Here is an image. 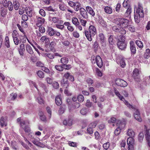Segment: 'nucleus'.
Returning a JSON list of instances; mask_svg holds the SVG:
<instances>
[{"mask_svg": "<svg viewBox=\"0 0 150 150\" xmlns=\"http://www.w3.org/2000/svg\"><path fill=\"white\" fill-rule=\"evenodd\" d=\"M12 37L13 38H14L18 36V34L16 30H14L13 31L12 34Z\"/></svg>", "mask_w": 150, "mask_h": 150, "instance_id": "obj_54", "label": "nucleus"}, {"mask_svg": "<svg viewBox=\"0 0 150 150\" xmlns=\"http://www.w3.org/2000/svg\"><path fill=\"white\" fill-rule=\"evenodd\" d=\"M77 99L79 102L81 103L84 101V98L82 95H79L77 97Z\"/></svg>", "mask_w": 150, "mask_h": 150, "instance_id": "obj_48", "label": "nucleus"}, {"mask_svg": "<svg viewBox=\"0 0 150 150\" xmlns=\"http://www.w3.org/2000/svg\"><path fill=\"white\" fill-rule=\"evenodd\" d=\"M36 100L40 104L42 105L44 104L45 102L44 100L40 95H39V96L38 97Z\"/></svg>", "mask_w": 150, "mask_h": 150, "instance_id": "obj_29", "label": "nucleus"}, {"mask_svg": "<svg viewBox=\"0 0 150 150\" xmlns=\"http://www.w3.org/2000/svg\"><path fill=\"white\" fill-rule=\"evenodd\" d=\"M13 39L14 42L16 45H18L19 43L21 42V41L18 39V37L13 38Z\"/></svg>", "mask_w": 150, "mask_h": 150, "instance_id": "obj_47", "label": "nucleus"}, {"mask_svg": "<svg viewBox=\"0 0 150 150\" xmlns=\"http://www.w3.org/2000/svg\"><path fill=\"white\" fill-rule=\"evenodd\" d=\"M115 83L117 86L124 87L127 85V83L126 81L120 79H117L115 81Z\"/></svg>", "mask_w": 150, "mask_h": 150, "instance_id": "obj_9", "label": "nucleus"}, {"mask_svg": "<svg viewBox=\"0 0 150 150\" xmlns=\"http://www.w3.org/2000/svg\"><path fill=\"white\" fill-rule=\"evenodd\" d=\"M61 85L66 88L69 86V83L67 79H63L61 81Z\"/></svg>", "mask_w": 150, "mask_h": 150, "instance_id": "obj_22", "label": "nucleus"}, {"mask_svg": "<svg viewBox=\"0 0 150 150\" xmlns=\"http://www.w3.org/2000/svg\"><path fill=\"white\" fill-rule=\"evenodd\" d=\"M136 13L139 18H143L144 16V10L142 4L138 3V8L136 10Z\"/></svg>", "mask_w": 150, "mask_h": 150, "instance_id": "obj_8", "label": "nucleus"}, {"mask_svg": "<svg viewBox=\"0 0 150 150\" xmlns=\"http://www.w3.org/2000/svg\"><path fill=\"white\" fill-rule=\"evenodd\" d=\"M46 80L48 83L51 84L52 83L53 79L52 78L47 77L46 79Z\"/></svg>", "mask_w": 150, "mask_h": 150, "instance_id": "obj_53", "label": "nucleus"}, {"mask_svg": "<svg viewBox=\"0 0 150 150\" xmlns=\"http://www.w3.org/2000/svg\"><path fill=\"white\" fill-rule=\"evenodd\" d=\"M126 28H127L128 30L130 31L133 32L135 31V30L133 26L129 24Z\"/></svg>", "mask_w": 150, "mask_h": 150, "instance_id": "obj_49", "label": "nucleus"}, {"mask_svg": "<svg viewBox=\"0 0 150 150\" xmlns=\"http://www.w3.org/2000/svg\"><path fill=\"white\" fill-rule=\"evenodd\" d=\"M144 137L143 134L142 133H140L139 134L138 137V139L140 142H141L143 140Z\"/></svg>", "mask_w": 150, "mask_h": 150, "instance_id": "obj_60", "label": "nucleus"}, {"mask_svg": "<svg viewBox=\"0 0 150 150\" xmlns=\"http://www.w3.org/2000/svg\"><path fill=\"white\" fill-rule=\"evenodd\" d=\"M96 126V124L94 122H92L90 124L87 128V133L90 134H92L93 132V129Z\"/></svg>", "mask_w": 150, "mask_h": 150, "instance_id": "obj_11", "label": "nucleus"}, {"mask_svg": "<svg viewBox=\"0 0 150 150\" xmlns=\"http://www.w3.org/2000/svg\"><path fill=\"white\" fill-rule=\"evenodd\" d=\"M4 43L6 47L7 48L10 47V42L8 37L7 36H6L5 38Z\"/></svg>", "mask_w": 150, "mask_h": 150, "instance_id": "obj_33", "label": "nucleus"}, {"mask_svg": "<svg viewBox=\"0 0 150 150\" xmlns=\"http://www.w3.org/2000/svg\"><path fill=\"white\" fill-rule=\"evenodd\" d=\"M113 31L116 32L120 33L121 34H125L126 33V31L123 28L119 27L118 26H114L112 27Z\"/></svg>", "mask_w": 150, "mask_h": 150, "instance_id": "obj_10", "label": "nucleus"}, {"mask_svg": "<svg viewBox=\"0 0 150 150\" xmlns=\"http://www.w3.org/2000/svg\"><path fill=\"white\" fill-rule=\"evenodd\" d=\"M133 76L136 81H138L139 79V70L137 69H135L133 71Z\"/></svg>", "mask_w": 150, "mask_h": 150, "instance_id": "obj_18", "label": "nucleus"}, {"mask_svg": "<svg viewBox=\"0 0 150 150\" xmlns=\"http://www.w3.org/2000/svg\"><path fill=\"white\" fill-rule=\"evenodd\" d=\"M100 39L101 42H104L105 41V38L103 34V33H100L98 35Z\"/></svg>", "mask_w": 150, "mask_h": 150, "instance_id": "obj_45", "label": "nucleus"}, {"mask_svg": "<svg viewBox=\"0 0 150 150\" xmlns=\"http://www.w3.org/2000/svg\"><path fill=\"white\" fill-rule=\"evenodd\" d=\"M7 9L4 8H1L0 9V11L1 15L2 17H5L7 13Z\"/></svg>", "mask_w": 150, "mask_h": 150, "instance_id": "obj_26", "label": "nucleus"}, {"mask_svg": "<svg viewBox=\"0 0 150 150\" xmlns=\"http://www.w3.org/2000/svg\"><path fill=\"white\" fill-rule=\"evenodd\" d=\"M68 59L66 57H63L60 60L63 66H65L68 62Z\"/></svg>", "mask_w": 150, "mask_h": 150, "instance_id": "obj_32", "label": "nucleus"}, {"mask_svg": "<svg viewBox=\"0 0 150 150\" xmlns=\"http://www.w3.org/2000/svg\"><path fill=\"white\" fill-rule=\"evenodd\" d=\"M25 48L27 52L30 54H33V52L31 46L28 44L25 46Z\"/></svg>", "mask_w": 150, "mask_h": 150, "instance_id": "obj_27", "label": "nucleus"}, {"mask_svg": "<svg viewBox=\"0 0 150 150\" xmlns=\"http://www.w3.org/2000/svg\"><path fill=\"white\" fill-rule=\"evenodd\" d=\"M55 43L54 42H52L50 45V50L53 52L56 51V50L54 47L55 46Z\"/></svg>", "mask_w": 150, "mask_h": 150, "instance_id": "obj_30", "label": "nucleus"}, {"mask_svg": "<svg viewBox=\"0 0 150 150\" xmlns=\"http://www.w3.org/2000/svg\"><path fill=\"white\" fill-rule=\"evenodd\" d=\"M117 40V45L118 47L121 50H125L126 48L127 43L125 42V38L122 35L118 36L116 38Z\"/></svg>", "mask_w": 150, "mask_h": 150, "instance_id": "obj_3", "label": "nucleus"}, {"mask_svg": "<svg viewBox=\"0 0 150 150\" xmlns=\"http://www.w3.org/2000/svg\"><path fill=\"white\" fill-rule=\"evenodd\" d=\"M37 74L38 76L40 78H43L44 77V74L41 71H38L37 72Z\"/></svg>", "mask_w": 150, "mask_h": 150, "instance_id": "obj_37", "label": "nucleus"}, {"mask_svg": "<svg viewBox=\"0 0 150 150\" xmlns=\"http://www.w3.org/2000/svg\"><path fill=\"white\" fill-rule=\"evenodd\" d=\"M135 42L136 45L140 48L141 49L143 47V45L142 42L141 41L136 40Z\"/></svg>", "mask_w": 150, "mask_h": 150, "instance_id": "obj_38", "label": "nucleus"}, {"mask_svg": "<svg viewBox=\"0 0 150 150\" xmlns=\"http://www.w3.org/2000/svg\"><path fill=\"white\" fill-rule=\"evenodd\" d=\"M44 56L46 58H48L50 59H54L56 57L58 56L60 57H62V56L58 53H46L43 54Z\"/></svg>", "mask_w": 150, "mask_h": 150, "instance_id": "obj_7", "label": "nucleus"}, {"mask_svg": "<svg viewBox=\"0 0 150 150\" xmlns=\"http://www.w3.org/2000/svg\"><path fill=\"white\" fill-rule=\"evenodd\" d=\"M86 11L92 17H94L95 15V12L93 8L90 6H87L86 8Z\"/></svg>", "mask_w": 150, "mask_h": 150, "instance_id": "obj_20", "label": "nucleus"}, {"mask_svg": "<svg viewBox=\"0 0 150 150\" xmlns=\"http://www.w3.org/2000/svg\"><path fill=\"white\" fill-rule=\"evenodd\" d=\"M80 13L82 17L84 19H87L88 18V13L86 9L83 8H81L79 10Z\"/></svg>", "mask_w": 150, "mask_h": 150, "instance_id": "obj_12", "label": "nucleus"}, {"mask_svg": "<svg viewBox=\"0 0 150 150\" xmlns=\"http://www.w3.org/2000/svg\"><path fill=\"white\" fill-rule=\"evenodd\" d=\"M84 33L87 40L91 41L92 40V37L96 33V29L94 26L91 25L89 28V31L85 30Z\"/></svg>", "mask_w": 150, "mask_h": 150, "instance_id": "obj_2", "label": "nucleus"}, {"mask_svg": "<svg viewBox=\"0 0 150 150\" xmlns=\"http://www.w3.org/2000/svg\"><path fill=\"white\" fill-rule=\"evenodd\" d=\"M59 18L57 17H53L52 18V21L54 23H57L59 22Z\"/></svg>", "mask_w": 150, "mask_h": 150, "instance_id": "obj_58", "label": "nucleus"}, {"mask_svg": "<svg viewBox=\"0 0 150 150\" xmlns=\"http://www.w3.org/2000/svg\"><path fill=\"white\" fill-rule=\"evenodd\" d=\"M108 42L110 45H112L115 43V41L113 40V36L112 35H109L108 38Z\"/></svg>", "mask_w": 150, "mask_h": 150, "instance_id": "obj_35", "label": "nucleus"}, {"mask_svg": "<svg viewBox=\"0 0 150 150\" xmlns=\"http://www.w3.org/2000/svg\"><path fill=\"white\" fill-rule=\"evenodd\" d=\"M64 77H65L66 79H69L71 81L73 82L74 81V76L71 75L69 72L66 73L64 75Z\"/></svg>", "mask_w": 150, "mask_h": 150, "instance_id": "obj_21", "label": "nucleus"}, {"mask_svg": "<svg viewBox=\"0 0 150 150\" xmlns=\"http://www.w3.org/2000/svg\"><path fill=\"white\" fill-rule=\"evenodd\" d=\"M25 11L26 15L31 18L32 16L33 9L32 8L30 7H26L25 8Z\"/></svg>", "mask_w": 150, "mask_h": 150, "instance_id": "obj_15", "label": "nucleus"}, {"mask_svg": "<svg viewBox=\"0 0 150 150\" xmlns=\"http://www.w3.org/2000/svg\"><path fill=\"white\" fill-rule=\"evenodd\" d=\"M121 129L120 127H118L115 131V135H118L121 132Z\"/></svg>", "mask_w": 150, "mask_h": 150, "instance_id": "obj_55", "label": "nucleus"}, {"mask_svg": "<svg viewBox=\"0 0 150 150\" xmlns=\"http://www.w3.org/2000/svg\"><path fill=\"white\" fill-rule=\"evenodd\" d=\"M129 44L130 45V49L132 54H134L136 52V49L134 42L133 41H131Z\"/></svg>", "mask_w": 150, "mask_h": 150, "instance_id": "obj_19", "label": "nucleus"}, {"mask_svg": "<svg viewBox=\"0 0 150 150\" xmlns=\"http://www.w3.org/2000/svg\"><path fill=\"white\" fill-rule=\"evenodd\" d=\"M68 4L76 11H78L80 10L81 8H82L81 4L78 2H74L70 1L68 2Z\"/></svg>", "mask_w": 150, "mask_h": 150, "instance_id": "obj_6", "label": "nucleus"}, {"mask_svg": "<svg viewBox=\"0 0 150 150\" xmlns=\"http://www.w3.org/2000/svg\"><path fill=\"white\" fill-rule=\"evenodd\" d=\"M29 123L27 121H23L20 122L21 128L24 129L27 134L31 132L30 127L28 125Z\"/></svg>", "mask_w": 150, "mask_h": 150, "instance_id": "obj_5", "label": "nucleus"}, {"mask_svg": "<svg viewBox=\"0 0 150 150\" xmlns=\"http://www.w3.org/2000/svg\"><path fill=\"white\" fill-rule=\"evenodd\" d=\"M61 96H58L55 98V103L58 106H60L62 103Z\"/></svg>", "mask_w": 150, "mask_h": 150, "instance_id": "obj_25", "label": "nucleus"}, {"mask_svg": "<svg viewBox=\"0 0 150 150\" xmlns=\"http://www.w3.org/2000/svg\"><path fill=\"white\" fill-rule=\"evenodd\" d=\"M81 113L83 115H85L87 113V111L86 108H82L80 110Z\"/></svg>", "mask_w": 150, "mask_h": 150, "instance_id": "obj_64", "label": "nucleus"}, {"mask_svg": "<svg viewBox=\"0 0 150 150\" xmlns=\"http://www.w3.org/2000/svg\"><path fill=\"white\" fill-rule=\"evenodd\" d=\"M104 10L106 13L108 14H110L112 12V8L109 6L105 7L104 8Z\"/></svg>", "mask_w": 150, "mask_h": 150, "instance_id": "obj_36", "label": "nucleus"}, {"mask_svg": "<svg viewBox=\"0 0 150 150\" xmlns=\"http://www.w3.org/2000/svg\"><path fill=\"white\" fill-rule=\"evenodd\" d=\"M8 1L7 0H0V3L1 4H2L3 6L6 8L7 7V4Z\"/></svg>", "mask_w": 150, "mask_h": 150, "instance_id": "obj_50", "label": "nucleus"}, {"mask_svg": "<svg viewBox=\"0 0 150 150\" xmlns=\"http://www.w3.org/2000/svg\"><path fill=\"white\" fill-rule=\"evenodd\" d=\"M39 13L42 16H45V11L43 9H40L39 11Z\"/></svg>", "mask_w": 150, "mask_h": 150, "instance_id": "obj_62", "label": "nucleus"}, {"mask_svg": "<svg viewBox=\"0 0 150 150\" xmlns=\"http://www.w3.org/2000/svg\"><path fill=\"white\" fill-rule=\"evenodd\" d=\"M47 33L50 36H52L55 35V31L51 27L48 28Z\"/></svg>", "mask_w": 150, "mask_h": 150, "instance_id": "obj_24", "label": "nucleus"}, {"mask_svg": "<svg viewBox=\"0 0 150 150\" xmlns=\"http://www.w3.org/2000/svg\"><path fill=\"white\" fill-rule=\"evenodd\" d=\"M97 65L99 68L103 66V63L101 58L99 56H97L95 58Z\"/></svg>", "mask_w": 150, "mask_h": 150, "instance_id": "obj_17", "label": "nucleus"}, {"mask_svg": "<svg viewBox=\"0 0 150 150\" xmlns=\"http://www.w3.org/2000/svg\"><path fill=\"white\" fill-rule=\"evenodd\" d=\"M37 19V21L36 23V25L38 27L41 26L42 24H43L45 21V20L43 18L36 16Z\"/></svg>", "mask_w": 150, "mask_h": 150, "instance_id": "obj_16", "label": "nucleus"}, {"mask_svg": "<svg viewBox=\"0 0 150 150\" xmlns=\"http://www.w3.org/2000/svg\"><path fill=\"white\" fill-rule=\"evenodd\" d=\"M127 134L130 137H133L134 136V133L132 129H129L127 132Z\"/></svg>", "mask_w": 150, "mask_h": 150, "instance_id": "obj_42", "label": "nucleus"}, {"mask_svg": "<svg viewBox=\"0 0 150 150\" xmlns=\"http://www.w3.org/2000/svg\"><path fill=\"white\" fill-rule=\"evenodd\" d=\"M55 69L59 71H62L63 70L64 66L62 64L61 65H56L55 67Z\"/></svg>", "mask_w": 150, "mask_h": 150, "instance_id": "obj_40", "label": "nucleus"}, {"mask_svg": "<svg viewBox=\"0 0 150 150\" xmlns=\"http://www.w3.org/2000/svg\"><path fill=\"white\" fill-rule=\"evenodd\" d=\"M131 8L130 6H129L126 10L125 14L127 16H128L131 14Z\"/></svg>", "mask_w": 150, "mask_h": 150, "instance_id": "obj_63", "label": "nucleus"}, {"mask_svg": "<svg viewBox=\"0 0 150 150\" xmlns=\"http://www.w3.org/2000/svg\"><path fill=\"white\" fill-rule=\"evenodd\" d=\"M117 21L118 22V25L124 29L126 28L129 24V20L125 18H118Z\"/></svg>", "mask_w": 150, "mask_h": 150, "instance_id": "obj_4", "label": "nucleus"}, {"mask_svg": "<svg viewBox=\"0 0 150 150\" xmlns=\"http://www.w3.org/2000/svg\"><path fill=\"white\" fill-rule=\"evenodd\" d=\"M120 64L121 66L122 67H124L126 65V64L125 62V60L124 59L122 58L120 59Z\"/></svg>", "mask_w": 150, "mask_h": 150, "instance_id": "obj_46", "label": "nucleus"}, {"mask_svg": "<svg viewBox=\"0 0 150 150\" xmlns=\"http://www.w3.org/2000/svg\"><path fill=\"white\" fill-rule=\"evenodd\" d=\"M114 91L115 94L121 100L124 101L125 103V100H125L123 97L121 95L118 91L116 88L114 89Z\"/></svg>", "mask_w": 150, "mask_h": 150, "instance_id": "obj_23", "label": "nucleus"}, {"mask_svg": "<svg viewBox=\"0 0 150 150\" xmlns=\"http://www.w3.org/2000/svg\"><path fill=\"white\" fill-rule=\"evenodd\" d=\"M73 23L76 26L79 24V23L78 21V19L77 18L75 17L73 18L72 20Z\"/></svg>", "mask_w": 150, "mask_h": 150, "instance_id": "obj_44", "label": "nucleus"}, {"mask_svg": "<svg viewBox=\"0 0 150 150\" xmlns=\"http://www.w3.org/2000/svg\"><path fill=\"white\" fill-rule=\"evenodd\" d=\"M72 118L69 117L68 118H67L63 121V123L65 125L70 126L72 125Z\"/></svg>", "mask_w": 150, "mask_h": 150, "instance_id": "obj_13", "label": "nucleus"}, {"mask_svg": "<svg viewBox=\"0 0 150 150\" xmlns=\"http://www.w3.org/2000/svg\"><path fill=\"white\" fill-rule=\"evenodd\" d=\"M134 143V139L132 138V137H129L127 139V143L129 145V146L133 145Z\"/></svg>", "mask_w": 150, "mask_h": 150, "instance_id": "obj_31", "label": "nucleus"}, {"mask_svg": "<svg viewBox=\"0 0 150 150\" xmlns=\"http://www.w3.org/2000/svg\"><path fill=\"white\" fill-rule=\"evenodd\" d=\"M0 125L1 127L6 126L7 125V117H2L0 120Z\"/></svg>", "mask_w": 150, "mask_h": 150, "instance_id": "obj_14", "label": "nucleus"}, {"mask_svg": "<svg viewBox=\"0 0 150 150\" xmlns=\"http://www.w3.org/2000/svg\"><path fill=\"white\" fill-rule=\"evenodd\" d=\"M59 9L62 11H64L66 10V7L64 3L60 4L59 5Z\"/></svg>", "mask_w": 150, "mask_h": 150, "instance_id": "obj_43", "label": "nucleus"}, {"mask_svg": "<svg viewBox=\"0 0 150 150\" xmlns=\"http://www.w3.org/2000/svg\"><path fill=\"white\" fill-rule=\"evenodd\" d=\"M28 16L26 14H23L22 16V19L23 21H27L28 19Z\"/></svg>", "mask_w": 150, "mask_h": 150, "instance_id": "obj_57", "label": "nucleus"}, {"mask_svg": "<svg viewBox=\"0 0 150 150\" xmlns=\"http://www.w3.org/2000/svg\"><path fill=\"white\" fill-rule=\"evenodd\" d=\"M19 6V3L18 1H14V8L16 10H18V9Z\"/></svg>", "mask_w": 150, "mask_h": 150, "instance_id": "obj_41", "label": "nucleus"}, {"mask_svg": "<svg viewBox=\"0 0 150 150\" xmlns=\"http://www.w3.org/2000/svg\"><path fill=\"white\" fill-rule=\"evenodd\" d=\"M150 57V50L149 49H146L144 55V57L145 59H148Z\"/></svg>", "mask_w": 150, "mask_h": 150, "instance_id": "obj_28", "label": "nucleus"}, {"mask_svg": "<svg viewBox=\"0 0 150 150\" xmlns=\"http://www.w3.org/2000/svg\"><path fill=\"white\" fill-rule=\"evenodd\" d=\"M80 104L79 103H75L72 105V108L74 109H76L79 108Z\"/></svg>", "mask_w": 150, "mask_h": 150, "instance_id": "obj_56", "label": "nucleus"}, {"mask_svg": "<svg viewBox=\"0 0 150 150\" xmlns=\"http://www.w3.org/2000/svg\"><path fill=\"white\" fill-rule=\"evenodd\" d=\"M92 104V103L90 102V100H86L85 105L88 108H90Z\"/></svg>", "mask_w": 150, "mask_h": 150, "instance_id": "obj_59", "label": "nucleus"}, {"mask_svg": "<svg viewBox=\"0 0 150 150\" xmlns=\"http://www.w3.org/2000/svg\"><path fill=\"white\" fill-rule=\"evenodd\" d=\"M28 135L29 137L31 139H33V140L35 139V135L33 133L31 132L28 134Z\"/></svg>", "mask_w": 150, "mask_h": 150, "instance_id": "obj_61", "label": "nucleus"}, {"mask_svg": "<svg viewBox=\"0 0 150 150\" xmlns=\"http://www.w3.org/2000/svg\"><path fill=\"white\" fill-rule=\"evenodd\" d=\"M110 144L109 142H107L103 144V146L104 149L107 150L109 148Z\"/></svg>", "mask_w": 150, "mask_h": 150, "instance_id": "obj_52", "label": "nucleus"}, {"mask_svg": "<svg viewBox=\"0 0 150 150\" xmlns=\"http://www.w3.org/2000/svg\"><path fill=\"white\" fill-rule=\"evenodd\" d=\"M125 104L130 109H132L134 110V115L135 119L139 122H141L142 120L140 117V113L139 110L135 105H132L129 103L128 101L125 100Z\"/></svg>", "mask_w": 150, "mask_h": 150, "instance_id": "obj_1", "label": "nucleus"}, {"mask_svg": "<svg viewBox=\"0 0 150 150\" xmlns=\"http://www.w3.org/2000/svg\"><path fill=\"white\" fill-rule=\"evenodd\" d=\"M7 7H8V10L10 11H11L13 8V6L11 1H8L7 4Z\"/></svg>", "mask_w": 150, "mask_h": 150, "instance_id": "obj_39", "label": "nucleus"}, {"mask_svg": "<svg viewBox=\"0 0 150 150\" xmlns=\"http://www.w3.org/2000/svg\"><path fill=\"white\" fill-rule=\"evenodd\" d=\"M98 21L99 23L103 26L105 27L106 26V22L101 17L99 16V17Z\"/></svg>", "mask_w": 150, "mask_h": 150, "instance_id": "obj_34", "label": "nucleus"}, {"mask_svg": "<svg viewBox=\"0 0 150 150\" xmlns=\"http://www.w3.org/2000/svg\"><path fill=\"white\" fill-rule=\"evenodd\" d=\"M17 143L16 142L12 141L11 142V145L13 149L17 150V148L16 147L17 146Z\"/></svg>", "mask_w": 150, "mask_h": 150, "instance_id": "obj_51", "label": "nucleus"}]
</instances>
